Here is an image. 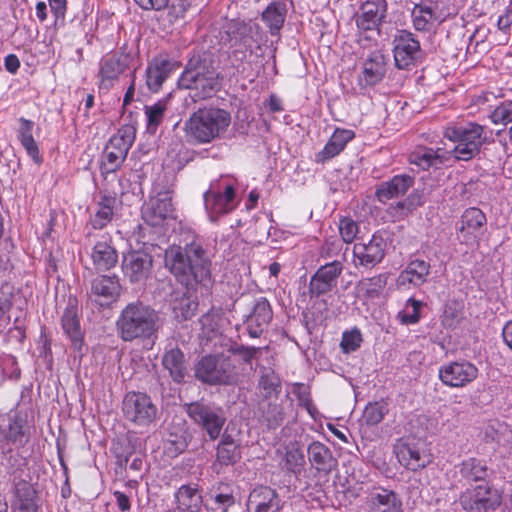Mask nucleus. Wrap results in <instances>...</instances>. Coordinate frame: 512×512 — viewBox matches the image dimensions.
<instances>
[{"instance_id":"obj_24","label":"nucleus","mask_w":512,"mask_h":512,"mask_svg":"<svg viewBox=\"0 0 512 512\" xmlns=\"http://www.w3.org/2000/svg\"><path fill=\"white\" fill-rule=\"evenodd\" d=\"M386 73V59L384 54L372 51L363 62V70L358 77L362 87L374 86L379 83Z\"/></svg>"},{"instance_id":"obj_25","label":"nucleus","mask_w":512,"mask_h":512,"mask_svg":"<svg viewBox=\"0 0 512 512\" xmlns=\"http://www.w3.org/2000/svg\"><path fill=\"white\" fill-rule=\"evenodd\" d=\"M430 273V264L424 260L415 259L408 263L397 277L396 285L401 289L419 287L424 284Z\"/></svg>"},{"instance_id":"obj_19","label":"nucleus","mask_w":512,"mask_h":512,"mask_svg":"<svg viewBox=\"0 0 512 512\" xmlns=\"http://www.w3.org/2000/svg\"><path fill=\"white\" fill-rule=\"evenodd\" d=\"M127 68L128 62L126 55L122 53H109L104 55L99 62V89L109 91Z\"/></svg>"},{"instance_id":"obj_42","label":"nucleus","mask_w":512,"mask_h":512,"mask_svg":"<svg viewBox=\"0 0 512 512\" xmlns=\"http://www.w3.org/2000/svg\"><path fill=\"white\" fill-rule=\"evenodd\" d=\"M164 368L169 372L175 382L180 383L186 375L184 354L178 348L167 350L162 358Z\"/></svg>"},{"instance_id":"obj_50","label":"nucleus","mask_w":512,"mask_h":512,"mask_svg":"<svg viewBox=\"0 0 512 512\" xmlns=\"http://www.w3.org/2000/svg\"><path fill=\"white\" fill-rule=\"evenodd\" d=\"M388 413L387 404L384 402L368 403L363 412V421L369 425L374 426L380 423L384 416Z\"/></svg>"},{"instance_id":"obj_64","label":"nucleus","mask_w":512,"mask_h":512,"mask_svg":"<svg viewBox=\"0 0 512 512\" xmlns=\"http://www.w3.org/2000/svg\"><path fill=\"white\" fill-rule=\"evenodd\" d=\"M134 93H135V84H134V80H132L130 86L128 87V89L124 95L123 104L125 106L130 104L133 101Z\"/></svg>"},{"instance_id":"obj_6","label":"nucleus","mask_w":512,"mask_h":512,"mask_svg":"<svg viewBox=\"0 0 512 512\" xmlns=\"http://www.w3.org/2000/svg\"><path fill=\"white\" fill-rule=\"evenodd\" d=\"M178 86L189 90L190 97L197 102L214 95L220 87V82L215 70L210 69L205 63H199L184 70L178 79Z\"/></svg>"},{"instance_id":"obj_16","label":"nucleus","mask_w":512,"mask_h":512,"mask_svg":"<svg viewBox=\"0 0 512 512\" xmlns=\"http://www.w3.org/2000/svg\"><path fill=\"white\" fill-rule=\"evenodd\" d=\"M486 222V216L480 209L476 207L466 209L458 223V240L467 246L478 245L486 230Z\"/></svg>"},{"instance_id":"obj_30","label":"nucleus","mask_w":512,"mask_h":512,"mask_svg":"<svg viewBox=\"0 0 512 512\" xmlns=\"http://www.w3.org/2000/svg\"><path fill=\"white\" fill-rule=\"evenodd\" d=\"M452 159V152L438 147L437 149L419 147L414 150L410 156L409 161L421 169L425 170L432 166L444 164Z\"/></svg>"},{"instance_id":"obj_56","label":"nucleus","mask_w":512,"mask_h":512,"mask_svg":"<svg viewBox=\"0 0 512 512\" xmlns=\"http://www.w3.org/2000/svg\"><path fill=\"white\" fill-rule=\"evenodd\" d=\"M260 351V348L256 347H245L242 345H232L227 351V355H231L232 358L236 359V356L241 357V359L249 363L252 358L255 357L256 353ZM237 360H235V363Z\"/></svg>"},{"instance_id":"obj_4","label":"nucleus","mask_w":512,"mask_h":512,"mask_svg":"<svg viewBox=\"0 0 512 512\" xmlns=\"http://www.w3.org/2000/svg\"><path fill=\"white\" fill-rule=\"evenodd\" d=\"M444 137L455 144L452 158L463 161L474 158L487 141L484 127L473 122L448 126Z\"/></svg>"},{"instance_id":"obj_21","label":"nucleus","mask_w":512,"mask_h":512,"mask_svg":"<svg viewBox=\"0 0 512 512\" xmlns=\"http://www.w3.org/2000/svg\"><path fill=\"white\" fill-rule=\"evenodd\" d=\"M180 67V63L162 56L154 57L146 68V85L153 92H158L163 83Z\"/></svg>"},{"instance_id":"obj_13","label":"nucleus","mask_w":512,"mask_h":512,"mask_svg":"<svg viewBox=\"0 0 512 512\" xmlns=\"http://www.w3.org/2000/svg\"><path fill=\"white\" fill-rule=\"evenodd\" d=\"M152 193L142 206V218L148 225L157 227L173 217L174 208L169 189H159L155 185Z\"/></svg>"},{"instance_id":"obj_39","label":"nucleus","mask_w":512,"mask_h":512,"mask_svg":"<svg viewBox=\"0 0 512 512\" xmlns=\"http://www.w3.org/2000/svg\"><path fill=\"white\" fill-rule=\"evenodd\" d=\"M369 512H401V502L394 492L375 489L369 495Z\"/></svg>"},{"instance_id":"obj_17","label":"nucleus","mask_w":512,"mask_h":512,"mask_svg":"<svg viewBox=\"0 0 512 512\" xmlns=\"http://www.w3.org/2000/svg\"><path fill=\"white\" fill-rule=\"evenodd\" d=\"M152 256L143 250H130L123 255L122 271L131 283L145 282L152 270Z\"/></svg>"},{"instance_id":"obj_14","label":"nucleus","mask_w":512,"mask_h":512,"mask_svg":"<svg viewBox=\"0 0 512 512\" xmlns=\"http://www.w3.org/2000/svg\"><path fill=\"white\" fill-rule=\"evenodd\" d=\"M477 366L465 359L449 361L442 364L438 370L441 383L450 388H462L472 383L478 377Z\"/></svg>"},{"instance_id":"obj_41","label":"nucleus","mask_w":512,"mask_h":512,"mask_svg":"<svg viewBox=\"0 0 512 512\" xmlns=\"http://www.w3.org/2000/svg\"><path fill=\"white\" fill-rule=\"evenodd\" d=\"M459 473L467 482H483L488 476V466L484 460L470 457L463 460L459 466Z\"/></svg>"},{"instance_id":"obj_34","label":"nucleus","mask_w":512,"mask_h":512,"mask_svg":"<svg viewBox=\"0 0 512 512\" xmlns=\"http://www.w3.org/2000/svg\"><path fill=\"white\" fill-rule=\"evenodd\" d=\"M354 137L355 133L353 130L336 128L324 148L317 153L316 161L325 162L339 155Z\"/></svg>"},{"instance_id":"obj_32","label":"nucleus","mask_w":512,"mask_h":512,"mask_svg":"<svg viewBox=\"0 0 512 512\" xmlns=\"http://www.w3.org/2000/svg\"><path fill=\"white\" fill-rule=\"evenodd\" d=\"M177 510L180 512H199L203 505V497L198 484L181 485L174 494Z\"/></svg>"},{"instance_id":"obj_31","label":"nucleus","mask_w":512,"mask_h":512,"mask_svg":"<svg viewBox=\"0 0 512 512\" xmlns=\"http://www.w3.org/2000/svg\"><path fill=\"white\" fill-rule=\"evenodd\" d=\"M61 325L66 336L71 340L75 351L81 352L83 347V333L77 316V306L70 300L61 318Z\"/></svg>"},{"instance_id":"obj_55","label":"nucleus","mask_w":512,"mask_h":512,"mask_svg":"<svg viewBox=\"0 0 512 512\" xmlns=\"http://www.w3.org/2000/svg\"><path fill=\"white\" fill-rule=\"evenodd\" d=\"M339 233L345 243H352L358 234V225L351 218H342L339 221Z\"/></svg>"},{"instance_id":"obj_59","label":"nucleus","mask_w":512,"mask_h":512,"mask_svg":"<svg viewBox=\"0 0 512 512\" xmlns=\"http://www.w3.org/2000/svg\"><path fill=\"white\" fill-rule=\"evenodd\" d=\"M113 495L115 497V500H116L119 510H121L123 512L130 510V507H131L130 499L126 494H124L123 492H120V491H115L113 493Z\"/></svg>"},{"instance_id":"obj_60","label":"nucleus","mask_w":512,"mask_h":512,"mask_svg":"<svg viewBox=\"0 0 512 512\" xmlns=\"http://www.w3.org/2000/svg\"><path fill=\"white\" fill-rule=\"evenodd\" d=\"M4 65L8 72L16 73L20 67V61L16 55L9 54L5 57Z\"/></svg>"},{"instance_id":"obj_28","label":"nucleus","mask_w":512,"mask_h":512,"mask_svg":"<svg viewBox=\"0 0 512 512\" xmlns=\"http://www.w3.org/2000/svg\"><path fill=\"white\" fill-rule=\"evenodd\" d=\"M95 270L105 272L116 266L118 253L109 237L97 241L90 254Z\"/></svg>"},{"instance_id":"obj_22","label":"nucleus","mask_w":512,"mask_h":512,"mask_svg":"<svg viewBox=\"0 0 512 512\" xmlns=\"http://www.w3.org/2000/svg\"><path fill=\"white\" fill-rule=\"evenodd\" d=\"M246 508L248 512H279L282 502L274 489L258 486L250 492Z\"/></svg>"},{"instance_id":"obj_52","label":"nucleus","mask_w":512,"mask_h":512,"mask_svg":"<svg viewBox=\"0 0 512 512\" xmlns=\"http://www.w3.org/2000/svg\"><path fill=\"white\" fill-rule=\"evenodd\" d=\"M363 338L361 331L354 327L342 333L340 347L346 354L358 350L362 344Z\"/></svg>"},{"instance_id":"obj_3","label":"nucleus","mask_w":512,"mask_h":512,"mask_svg":"<svg viewBox=\"0 0 512 512\" xmlns=\"http://www.w3.org/2000/svg\"><path fill=\"white\" fill-rule=\"evenodd\" d=\"M231 123L230 113L220 108H203L194 112L186 123L187 136L199 143L221 137Z\"/></svg>"},{"instance_id":"obj_36","label":"nucleus","mask_w":512,"mask_h":512,"mask_svg":"<svg viewBox=\"0 0 512 512\" xmlns=\"http://www.w3.org/2000/svg\"><path fill=\"white\" fill-rule=\"evenodd\" d=\"M120 283L117 276H99L92 281V294L99 298L100 305L115 301L120 294ZM98 301V299H95Z\"/></svg>"},{"instance_id":"obj_27","label":"nucleus","mask_w":512,"mask_h":512,"mask_svg":"<svg viewBox=\"0 0 512 512\" xmlns=\"http://www.w3.org/2000/svg\"><path fill=\"white\" fill-rule=\"evenodd\" d=\"M385 247L384 239L374 234L368 243H356L353 248V254L360 265H375L383 259Z\"/></svg>"},{"instance_id":"obj_11","label":"nucleus","mask_w":512,"mask_h":512,"mask_svg":"<svg viewBox=\"0 0 512 512\" xmlns=\"http://www.w3.org/2000/svg\"><path fill=\"white\" fill-rule=\"evenodd\" d=\"M122 411L125 418L138 425L148 426L157 415V407L151 398L141 392H128L122 401Z\"/></svg>"},{"instance_id":"obj_40","label":"nucleus","mask_w":512,"mask_h":512,"mask_svg":"<svg viewBox=\"0 0 512 512\" xmlns=\"http://www.w3.org/2000/svg\"><path fill=\"white\" fill-rule=\"evenodd\" d=\"M387 274H379L364 278L356 286L357 294L366 300H375L383 297L387 285Z\"/></svg>"},{"instance_id":"obj_8","label":"nucleus","mask_w":512,"mask_h":512,"mask_svg":"<svg viewBox=\"0 0 512 512\" xmlns=\"http://www.w3.org/2000/svg\"><path fill=\"white\" fill-rule=\"evenodd\" d=\"M236 189L231 182H219L211 186L204 194V205L211 221L233 211L238 205Z\"/></svg>"},{"instance_id":"obj_61","label":"nucleus","mask_w":512,"mask_h":512,"mask_svg":"<svg viewBox=\"0 0 512 512\" xmlns=\"http://www.w3.org/2000/svg\"><path fill=\"white\" fill-rule=\"evenodd\" d=\"M300 403L303 407H305L306 411L308 412L312 419L317 420L319 418L320 413L318 412L316 406L312 403V400L310 398H301Z\"/></svg>"},{"instance_id":"obj_10","label":"nucleus","mask_w":512,"mask_h":512,"mask_svg":"<svg viewBox=\"0 0 512 512\" xmlns=\"http://www.w3.org/2000/svg\"><path fill=\"white\" fill-rule=\"evenodd\" d=\"M502 502L501 493L487 483L471 486L459 496V503L466 512H488Z\"/></svg>"},{"instance_id":"obj_35","label":"nucleus","mask_w":512,"mask_h":512,"mask_svg":"<svg viewBox=\"0 0 512 512\" xmlns=\"http://www.w3.org/2000/svg\"><path fill=\"white\" fill-rule=\"evenodd\" d=\"M288 13L287 3L283 0L272 1L262 12L261 20L272 36H278L284 26Z\"/></svg>"},{"instance_id":"obj_38","label":"nucleus","mask_w":512,"mask_h":512,"mask_svg":"<svg viewBox=\"0 0 512 512\" xmlns=\"http://www.w3.org/2000/svg\"><path fill=\"white\" fill-rule=\"evenodd\" d=\"M308 460L318 472L329 473L335 465L330 449L319 441H313L307 448Z\"/></svg>"},{"instance_id":"obj_29","label":"nucleus","mask_w":512,"mask_h":512,"mask_svg":"<svg viewBox=\"0 0 512 512\" xmlns=\"http://www.w3.org/2000/svg\"><path fill=\"white\" fill-rule=\"evenodd\" d=\"M273 313L269 301L261 297L256 300L253 310L247 319V331L251 338H257L268 326Z\"/></svg>"},{"instance_id":"obj_48","label":"nucleus","mask_w":512,"mask_h":512,"mask_svg":"<svg viewBox=\"0 0 512 512\" xmlns=\"http://www.w3.org/2000/svg\"><path fill=\"white\" fill-rule=\"evenodd\" d=\"M198 303L190 296L183 294L181 298L174 300L172 304L173 312L175 317L180 320H187L191 318L196 309Z\"/></svg>"},{"instance_id":"obj_20","label":"nucleus","mask_w":512,"mask_h":512,"mask_svg":"<svg viewBox=\"0 0 512 512\" xmlns=\"http://www.w3.org/2000/svg\"><path fill=\"white\" fill-rule=\"evenodd\" d=\"M342 271L343 264L340 261H332L322 265L310 279V296L319 297L330 292L334 287H336L338 278Z\"/></svg>"},{"instance_id":"obj_26","label":"nucleus","mask_w":512,"mask_h":512,"mask_svg":"<svg viewBox=\"0 0 512 512\" xmlns=\"http://www.w3.org/2000/svg\"><path fill=\"white\" fill-rule=\"evenodd\" d=\"M414 185V177L408 174H399L390 180L381 182L375 191V197L379 202L387 201L404 195Z\"/></svg>"},{"instance_id":"obj_63","label":"nucleus","mask_w":512,"mask_h":512,"mask_svg":"<svg viewBox=\"0 0 512 512\" xmlns=\"http://www.w3.org/2000/svg\"><path fill=\"white\" fill-rule=\"evenodd\" d=\"M268 108L271 112H279L283 110L281 100L275 96L271 95L268 101Z\"/></svg>"},{"instance_id":"obj_49","label":"nucleus","mask_w":512,"mask_h":512,"mask_svg":"<svg viewBox=\"0 0 512 512\" xmlns=\"http://www.w3.org/2000/svg\"><path fill=\"white\" fill-rule=\"evenodd\" d=\"M235 503L234 496L231 493H210L205 507L208 512H227Z\"/></svg>"},{"instance_id":"obj_43","label":"nucleus","mask_w":512,"mask_h":512,"mask_svg":"<svg viewBox=\"0 0 512 512\" xmlns=\"http://www.w3.org/2000/svg\"><path fill=\"white\" fill-rule=\"evenodd\" d=\"M413 24L416 30H430L436 23L443 21V18L435 8L430 5H416L412 11Z\"/></svg>"},{"instance_id":"obj_51","label":"nucleus","mask_w":512,"mask_h":512,"mask_svg":"<svg viewBox=\"0 0 512 512\" xmlns=\"http://www.w3.org/2000/svg\"><path fill=\"white\" fill-rule=\"evenodd\" d=\"M237 459V446L230 436H225L217 448V460L224 465L231 464Z\"/></svg>"},{"instance_id":"obj_45","label":"nucleus","mask_w":512,"mask_h":512,"mask_svg":"<svg viewBox=\"0 0 512 512\" xmlns=\"http://www.w3.org/2000/svg\"><path fill=\"white\" fill-rule=\"evenodd\" d=\"M167 110V100L161 99L152 105L144 107L147 131L154 134L164 119Z\"/></svg>"},{"instance_id":"obj_23","label":"nucleus","mask_w":512,"mask_h":512,"mask_svg":"<svg viewBox=\"0 0 512 512\" xmlns=\"http://www.w3.org/2000/svg\"><path fill=\"white\" fill-rule=\"evenodd\" d=\"M386 14V2L384 0H367L356 14V24L361 30L378 29Z\"/></svg>"},{"instance_id":"obj_47","label":"nucleus","mask_w":512,"mask_h":512,"mask_svg":"<svg viewBox=\"0 0 512 512\" xmlns=\"http://www.w3.org/2000/svg\"><path fill=\"white\" fill-rule=\"evenodd\" d=\"M284 460L285 466L290 472L294 474L301 473L305 464V457L297 443L291 444L286 448Z\"/></svg>"},{"instance_id":"obj_44","label":"nucleus","mask_w":512,"mask_h":512,"mask_svg":"<svg viewBox=\"0 0 512 512\" xmlns=\"http://www.w3.org/2000/svg\"><path fill=\"white\" fill-rule=\"evenodd\" d=\"M4 438L17 446H24L28 441L25 431V419L15 415L9 419V425L2 431Z\"/></svg>"},{"instance_id":"obj_7","label":"nucleus","mask_w":512,"mask_h":512,"mask_svg":"<svg viewBox=\"0 0 512 512\" xmlns=\"http://www.w3.org/2000/svg\"><path fill=\"white\" fill-rule=\"evenodd\" d=\"M224 29L226 39L222 38V41L228 42L231 47H243L245 52L249 51L250 54L261 47L266 37L262 28L254 22L231 20L226 23Z\"/></svg>"},{"instance_id":"obj_2","label":"nucleus","mask_w":512,"mask_h":512,"mask_svg":"<svg viewBox=\"0 0 512 512\" xmlns=\"http://www.w3.org/2000/svg\"><path fill=\"white\" fill-rule=\"evenodd\" d=\"M158 313L140 301L129 303L117 320V329L124 341L151 339L158 327Z\"/></svg>"},{"instance_id":"obj_54","label":"nucleus","mask_w":512,"mask_h":512,"mask_svg":"<svg viewBox=\"0 0 512 512\" xmlns=\"http://www.w3.org/2000/svg\"><path fill=\"white\" fill-rule=\"evenodd\" d=\"M259 388L265 397H270L279 392L280 383L278 377L272 371L264 373L259 380Z\"/></svg>"},{"instance_id":"obj_57","label":"nucleus","mask_w":512,"mask_h":512,"mask_svg":"<svg viewBox=\"0 0 512 512\" xmlns=\"http://www.w3.org/2000/svg\"><path fill=\"white\" fill-rule=\"evenodd\" d=\"M144 10H160L168 4V0H134Z\"/></svg>"},{"instance_id":"obj_15","label":"nucleus","mask_w":512,"mask_h":512,"mask_svg":"<svg viewBox=\"0 0 512 512\" xmlns=\"http://www.w3.org/2000/svg\"><path fill=\"white\" fill-rule=\"evenodd\" d=\"M187 413L207 432L211 440L219 437L226 421L221 408L202 403H191L188 405Z\"/></svg>"},{"instance_id":"obj_33","label":"nucleus","mask_w":512,"mask_h":512,"mask_svg":"<svg viewBox=\"0 0 512 512\" xmlns=\"http://www.w3.org/2000/svg\"><path fill=\"white\" fill-rule=\"evenodd\" d=\"M118 204V198L115 193H99L97 208L90 218V224L94 229H103L111 222L114 211Z\"/></svg>"},{"instance_id":"obj_5","label":"nucleus","mask_w":512,"mask_h":512,"mask_svg":"<svg viewBox=\"0 0 512 512\" xmlns=\"http://www.w3.org/2000/svg\"><path fill=\"white\" fill-rule=\"evenodd\" d=\"M238 375L235 359L224 352L202 357L195 367V376L211 385L234 384Z\"/></svg>"},{"instance_id":"obj_62","label":"nucleus","mask_w":512,"mask_h":512,"mask_svg":"<svg viewBox=\"0 0 512 512\" xmlns=\"http://www.w3.org/2000/svg\"><path fill=\"white\" fill-rule=\"evenodd\" d=\"M502 337L504 343L512 351V320L506 322L502 328Z\"/></svg>"},{"instance_id":"obj_37","label":"nucleus","mask_w":512,"mask_h":512,"mask_svg":"<svg viewBox=\"0 0 512 512\" xmlns=\"http://www.w3.org/2000/svg\"><path fill=\"white\" fill-rule=\"evenodd\" d=\"M18 122L17 138L22 147L34 163H42L43 158L40 154L38 144L33 137L34 122L23 117L19 118Z\"/></svg>"},{"instance_id":"obj_46","label":"nucleus","mask_w":512,"mask_h":512,"mask_svg":"<svg viewBox=\"0 0 512 512\" xmlns=\"http://www.w3.org/2000/svg\"><path fill=\"white\" fill-rule=\"evenodd\" d=\"M424 306L422 301L409 298L404 308L397 313V320L404 325H414L419 322L421 315L420 310Z\"/></svg>"},{"instance_id":"obj_1","label":"nucleus","mask_w":512,"mask_h":512,"mask_svg":"<svg viewBox=\"0 0 512 512\" xmlns=\"http://www.w3.org/2000/svg\"><path fill=\"white\" fill-rule=\"evenodd\" d=\"M164 264L183 284L188 285L192 279L203 284L210 280V261L198 237L192 236L191 242H187L185 248L180 245L168 247Z\"/></svg>"},{"instance_id":"obj_12","label":"nucleus","mask_w":512,"mask_h":512,"mask_svg":"<svg viewBox=\"0 0 512 512\" xmlns=\"http://www.w3.org/2000/svg\"><path fill=\"white\" fill-rule=\"evenodd\" d=\"M393 452L404 468L417 471L431 462V454L424 442L414 438H401L394 444Z\"/></svg>"},{"instance_id":"obj_58","label":"nucleus","mask_w":512,"mask_h":512,"mask_svg":"<svg viewBox=\"0 0 512 512\" xmlns=\"http://www.w3.org/2000/svg\"><path fill=\"white\" fill-rule=\"evenodd\" d=\"M49 6L56 18L64 17L66 12L67 0H48Z\"/></svg>"},{"instance_id":"obj_53","label":"nucleus","mask_w":512,"mask_h":512,"mask_svg":"<svg viewBox=\"0 0 512 512\" xmlns=\"http://www.w3.org/2000/svg\"><path fill=\"white\" fill-rule=\"evenodd\" d=\"M490 120L495 125H507L512 122V101H504L490 114Z\"/></svg>"},{"instance_id":"obj_18","label":"nucleus","mask_w":512,"mask_h":512,"mask_svg":"<svg viewBox=\"0 0 512 512\" xmlns=\"http://www.w3.org/2000/svg\"><path fill=\"white\" fill-rule=\"evenodd\" d=\"M393 54L398 69L415 66L421 57L419 41L410 32L401 31L393 41Z\"/></svg>"},{"instance_id":"obj_9","label":"nucleus","mask_w":512,"mask_h":512,"mask_svg":"<svg viewBox=\"0 0 512 512\" xmlns=\"http://www.w3.org/2000/svg\"><path fill=\"white\" fill-rule=\"evenodd\" d=\"M135 139L133 127H124L113 135L105 147L102 157V173H113L119 169L124 162L129 149Z\"/></svg>"}]
</instances>
